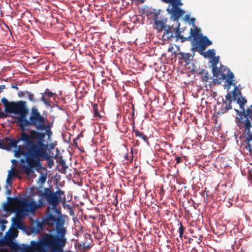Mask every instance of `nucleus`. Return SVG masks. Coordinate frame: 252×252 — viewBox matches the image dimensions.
<instances>
[{
    "mask_svg": "<svg viewBox=\"0 0 252 252\" xmlns=\"http://www.w3.org/2000/svg\"><path fill=\"white\" fill-rule=\"evenodd\" d=\"M64 222V220L61 216L58 217L55 224L57 234L45 233L42 235L53 252H63V248L66 243Z\"/></svg>",
    "mask_w": 252,
    "mask_h": 252,
    "instance_id": "nucleus-1",
    "label": "nucleus"
},
{
    "mask_svg": "<svg viewBox=\"0 0 252 252\" xmlns=\"http://www.w3.org/2000/svg\"><path fill=\"white\" fill-rule=\"evenodd\" d=\"M51 127V124H46L39 131L32 129L29 133L24 134V138L29 146L36 148H48V145L45 143V138L47 136L50 139L52 137Z\"/></svg>",
    "mask_w": 252,
    "mask_h": 252,
    "instance_id": "nucleus-2",
    "label": "nucleus"
},
{
    "mask_svg": "<svg viewBox=\"0 0 252 252\" xmlns=\"http://www.w3.org/2000/svg\"><path fill=\"white\" fill-rule=\"evenodd\" d=\"M27 150L24 157L27 165L21 167L23 173L27 175H30L33 173L34 169L37 172L43 169L41 161L42 160L37 148L28 145Z\"/></svg>",
    "mask_w": 252,
    "mask_h": 252,
    "instance_id": "nucleus-3",
    "label": "nucleus"
},
{
    "mask_svg": "<svg viewBox=\"0 0 252 252\" xmlns=\"http://www.w3.org/2000/svg\"><path fill=\"white\" fill-rule=\"evenodd\" d=\"M194 29H190V40L193 37L192 41V48L195 51L198 50L200 54L203 55V51L206 48L212 44V41L210 40L206 36H204L200 34V29H198L194 25Z\"/></svg>",
    "mask_w": 252,
    "mask_h": 252,
    "instance_id": "nucleus-4",
    "label": "nucleus"
},
{
    "mask_svg": "<svg viewBox=\"0 0 252 252\" xmlns=\"http://www.w3.org/2000/svg\"><path fill=\"white\" fill-rule=\"evenodd\" d=\"M46 119L41 115L36 107H32L29 120L25 119L20 128L22 131H25L26 127L33 126L37 130H39L46 124Z\"/></svg>",
    "mask_w": 252,
    "mask_h": 252,
    "instance_id": "nucleus-5",
    "label": "nucleus"
},
{
    "mask_svg": "<svg viewBox=\"0 0 252 252\" xmlns=\"http://www.w3.org/2000/svg\"><path fill=\"white\" fill-rule=\"evenodd\" d=\"M25 133H28L22 131L20 137H18L17 139H7L4 142L5 149H10L12 147L18 148L17 150L15 151V156L16 157H20L21 156L24 157L25 156L24 153L26 152L27 150L26 149L28 147L27 142L24 138V134Z\"/></svg>",
    "mask_w": 252,
    "mask_h": 252,
    "instance_id": "nucleus-6",
    "label": "nucleus"
},
{
    "mask_svg": "<svg viewBox=\"0 0 252 252\" xmlns=\"http://www.w3.org/2000/svg\"><path fill=\"white\" fill-rule=\"evenodd\" d=\"M234 78V75L230 70L228 71L227 73V78L225 81L224 88L227 90H229L231 86L234 87L232 91V97L234 100H237V103L240 105V108L242 109L244 108V105L247 103V99L242 96L241 91L239 89V87L237 86Z\"/></svg>",
    "mask_w": 252,
    "mask_h": 252,
    "instance_id": "nucleus-7",
    "label": "nucleus"
},
{
    "mask_svg": "<svg viewBox=\"0 0 252 252\" xmlns=\"http://www.w3.org/2000/svg\"><path fill=\"white\" fill-rule=\"evenodd\" d=\"M12 250H19L21 252H53L51 248L41 236L38 241H31V245H19L17 248Z\"/></svg>",
    "mask_w": 252,
    "mask_h": 252,
    "instance_id": "nucleus-8",
    "label": "nucleus"
},
{
    "mask_svg": "<svg viewBox=\"0 0 252 252\" xmlns=\"http://www.w3.org/2000/svg\"><path fill=\"white\" fill-rule=\"evenodd\" d=\"M237 113V117L235 118L236 123L241 129L246 128L249 131V128L252 127V105L248 107L245 110V108L240 111L235 109Z\"/></svg>",
    "mask_w": 252,
    "mask_h": 252,
    "instance_id": "nucleus-9",
    "label": "nucleus"
},
{
    "mask_svg": "<svg viewBox=\"0 0 252 252\" xmlns=\"http://www.w3.org/2000/svg\"><path fill=\"white\" fill-rule=\"evenodd\" d=\"M220 57L219 56L213 57L211 61L212 67V72L213 76L215 77L213 79V82L215 84H220L222 80H226L227 78V73L229 69L225 66H222L220 68L217 66L219 62Z\"/></svg>",
    "mask_w": 252,
    "mask_h": 252,
    "instance_id": "nucleus-10",
    "label": "nucleus"
},
{
    "mask_svg": "<svg viewBox=\"0 0 252 252\" xmlns=\"http://www.w3.org/2000/svg\"><path fill=\"white\" fill-rule=\"evenodd\" d=\"M9 108L7 113L19 115V116L15 117V122L20 127L27 116V109L25 106V102L23 101L17 102H12Z\"/></svg>",
    "mask_w": 252,
    "mask_h": 252,
    "instance_id": "nucleus-11",
    "label": "nucleus"
},
{
    "mask_svg": "<svg viewBox=\"0 0 252 252\" xmlns=\"http://www.w3.org/2000/svg\"><path fill=\"white\" fill-rule=\"evenodd\" d=\"M64 194V191L59 189L56 192L49 188H45L42 196L44 197L47 202L52 205L53 209L57 212V205L62 201V195Z\"/></svg>",
    "mask_w": 252,
    "mask_h": 252,
    "instance_id": "nucleus-12",
    "label": "nucleus"
},
{
    "mask_svg": "<svg viewBox=\"0 0 252 252\" xmlns=\"http://www.w3.org/2000/svg\"><path fill=\"white\" fill-rule=\"evenodd\" d=\"M8 199L12 203L19 205L22 210L27 212H34L38 208L43 205L41 199L39 200V202L41 204L40 205L37 204L36 202L33 200H29L24 199V200H21L17 197L12 198L8 197Z\"/></svg>",
    "mask_w": 252,
    "mask_h": 252,
    "instance_id": "nucleus-13",
    "label": "nucleus"
},
{
    "mask_svg": "<svg viewBox=\"0 0 252 252\" xmlns=\"http://www.w3.org/2000/svg\"><path fill=\"white\" fill-rule=\"evenodd\" d=\"M162 1L172 5L171 7H170V6L168 7L167 11L175 20H178L185 13L184 10L179 7V6L183 5L181 0H162Z\"/></svg>",
    "mask_w": 252,
    "mask_h": 252,
    "instance_id": "nucleus-14",
    "label": "nucleus"
},
{
    "mask_svg": "<svg viewBox=\"0 0 252 252\" xmlns=\"http://www.w3.org/2000/svg\"><path fill=\"white\" fill-rule=\"evenodd\" d=\"M18 236V231L16 230H11L8 236H6L3 239L0 241V246H7L12 249L17 248L19 245L13 242V239Z\"/></svg>",
    "mask_w": 252,
    "mask_h": 252,
    "instance_id": "nucleus-15",
    "label": "nucleus"
},
{
    "mask_svg": "<svg viewBox=\"0 0 252 252\" xmlns=\"http://www.w3.org/2000/svg\"><path fill=\"white\" fill-rule=\"evenodd\" d=\"M37 149L42 160H46L48 166L51 168L54 165V162L52 158L50 156L48 148H37Z\"/></svg>",
    "mask_w": 252,
    "mask_h": 252,
    "instance_id": "nucleus-16",
    "label": "nucleus"
},
{
    "mask_svg": "<svg viewBox=\"0 0 252 252\" xmlns=\"http://www.w3.org/2000/svg\"><path fill=\"white\" fill-rule=\"evenodd\" d=\"M41 97L40 100L47 106H50L51 101L50 98L56 96V94L52 92L49 89H45V91L41 93Z\"/></svg>",
    "mask_w": 252,
    "mask_h": 252,
    "instance_id": "nucleus-17",
    "label": "nucleus"
},
{
    "mask_svg": "<svg viewBox=\"0 0 252 252\" xmlns=\"http://www.w3.org/2000/svg\"><path fill=\"white\" fill-rule=\"evenodd\" d=\"M250 128H249V131H247L246 128H244V134L246 138L245 142L247 145L246 148L251 154H252V132L251 131Z\"/></svg>",
    "mask_w": 252,
    "mask_h": 252,
    "instance_id": "nucleus-18",
    "label": "nucleus"
},
{
    "mask_svg": "<svg viewBox=\"0 0 252 252\" xmlns=\"http://www.w3.org/2000/svg\"><path fill=\"white\" fill-rule=\"evenodd\" d=\"M57 218L51 213H49L43 220V223L49 226H53L56 223V220Z\"/></svg>",
    "mask_w": 252,
    "mask_h": 252,
    "instance_id": "nucleus-19",
    "label": "nucleus"
},
{
    "mask_svg": "<svg viewBox=\"0 0 252 252\" xmlns=\"http://www.w3.org/2000/svg\"><path fill=\"white\" fill-rule=\"evenodd\" d=\"M166 23V19H162L161 20L158 19L154 22L155 28L158 31V32L162 31L165 28V24Z\"/></svg>",
    "mask_w": 252,
    "mask_h": 252,
    "instance_id": "nucleus-20",
    "label": "nucleus"
},
{
    "mask_svg": "<svg viewBox=\"0 0 252 252\" xmlns=\"http://www.w3.org/2000/svg\"><path fill=\"white\" fill-rule=\"evenodd\" d=\"M173 30L175 31V37H176V40L181 39L182 42L187 40H190V37H185L181 34V32L179 28L173 29Z\"/></svg>",
    "mask_w": 252,
    "mask_h": 252,
    "instance_id": "nucleus-21",
    "label": "nucleus"
},
{
    "mask_svg": "<svg viewBox=\"0 0 252 252\" xmlns=\"http://www.w3.org/2000/svg\"><path fill=\"white\" fill-rule=\"evenodd\" d=\"M232 109L231 105L230 104H227L226 102L223 101V103L221 106V108L219 110L218 114L219 115H222L225 113L227 111Z\"/></svg>",
    "mask_w": 252,
    "mask_h": 252,
    "instance_id": "nucleus-22",
    "label": "nucleus"
},
{
    "mask_svg": "<svg viewBox=\"0 0 252 252\" xmlns=\"http://www.w3.org/2000/svg\"><path fill=\"white\" fill-rule=\"evenodd\" d=\"M43 222H38L36 223L35 226H33L31 228V231L32 233H37L43 230Z\"/></svg>",
    "mask_w": 252,
    "mask_h": 252,
    "instance_id": "nucleus-23",
    "label": "nucleus"
},
{
    "mask_svg": "<svg viewBox=\"0 0 252 252\" xmlns=\"http://www.w3.org/2000/svg\"><path fill=\"white\" fill-rule=\"evenodd\" d=\"M133 131L135 133V135L136 137H139L142 139L145 142L147 141V136L144 134L143 132L139 131L137 129H133Z\"/></svg>",
    "mask_w": 252,
    "mask_h": 252,
    "instance_id": "nucleus-24",
    "label": "nucleus"
},
{
    "mask_svg": "<svg viewBox=\"0 0 252 252\" xmlns=\"http://www.w3.org/2000/svg\"><path fill=\"white\" fill-rule=\"evenodd\" d=\"M179 55L181 56V59L185 61L187 64L190 63V55L189 53H180Z\"/></svg>",
    "mask_w": 252,
    "mask_h": 252,
    "instance_id": "nucleus-25",
    "label": "nucleus"
},
{
    "mask_svg": "<svg viewBox=\"0 0 252 252\" xmlns=\"http://www.w3.org/2000/svg\"><path fill=\"white\" fill-rule=\"evenodd\" d=\"M93 111L94 117H98L99 118L101 117L98 111V105L97 104H93Z\"/></svg>",
    "mask_w": 252,
    "mask_h": 252,
    "instance_id": "nucleus-26",
    "label": "nucleus"
},
{
    "mask_svg": "<svg viewBox=\"0 0 252 252\" xmlns=\"http://www.w3.org/2000/svg\"><path fill=\"white\" fill-rule=\"evenodd\" d=\"M1 102L3 104L4 106H5V110L6 112H8V110L9 109V106L12 103V102H8V100L3 97L1 100Z\"/></svg>",
    "mask_w": 252,
    "mask_h": 252,
    "instance_id": "nucleus-27",
    "label": "nucleus"
},
{
    "mask_svg": "<svg viewBox=\"0 0 252 252\" xmlns=\"http://www.w3.org/2000/svg\"><path fill=\"white\" fill-rule=\"evenodd\" d=\"M13 222L16 227L19 229L22 228V224L21 218H15L13 219Z\"/></svg>",
    "mask_w": 252,
    "mask_h": 252,
    "instance_id": "nucleus-28",
    "label": "nucleus"
},
{
    "mask_svg": "<svg viewBox=\"0 0 252 252\" xmlns=\"http://www.w3.org/2000/svg\"><path fill=\"white\" fill-rule=\"evenodd\" d=\"M203 72L204 73L201 76V79L202 81L207 82L211 78L210 77V75L207 71L203 70Z\"/></svg>",
    "mask_w": 252,
    "mask_h": 252,
    "instance_id": "nucleus-29",
    "label": "nucleus"
},
{
    "mask_svg": "<svg viewBox=\"0 0 252 252\" xmlns=\"http://www.w3.org/2000/svg\"><path fill=\"white\" fill-rule=\"evenodd\" d=\"M174 28H171L170 27H168L167 29L165 28L164 30V34L167 35V38H171L173 37V34L172 33V29L173 30Z\"/></svg>",
    "mask_w": 252,
    "mask_h": 252,
    "instance_id": "nucleus-30",
    "label": "nucleus"
},
{
    "mask_svg": "<svg viewBox=\"0 0 252 252\" xmlns=\"http://www.w3.org/2000/svg\"><path fill=\"white\" fill-rule=\"evenodd\" d=\"M159 12H152L150 13L149 16L154 22L159 19Z\"/></svg>",
    "mask_w": 252,
    "mask_h": 252,
    "instance_id": "nucleus-31",
    "label": "nucleus"
},
{
    "mask_svg": "<svg viewBox=\"0 0 252 252\" xmlns=\"http://www.w3.org/2000/svg\"><path fill=\"white\" fill-rule=\"evenodd\" d=\"M26 94H28V98L30 101L32 102H35L36 101V99L35 98V95L34 94H32L31 93H30L27 91H26Z\"/></svg>",
    "mask_w": 252,
    "mask_h": 252,
    "instance_id": "nucleus-32",
    "label": "nucleus"
},
{
    "mask_svg": "<svg viewBox=\"0 0 252 252\" xmlns=\"http://www.w3.org/2000/svg\"><path fill=\"white\" fill-rule=\"evenodd\" d=\"M46 174H41V176L38 179V181L40 182L41 184L44 183L46 180Z\"/></svg>",
    "mask_w": 252,
    "mask_h": 252,
    "instance_id": "nucleus-33",
    "label": "nucleus"
},
{
    "mask_svg": "<svg viewBox=\"0 0 252 252\" xmlns=\"http://www.w3.org/2000/svg\"><path fill=\"white\" fill-rule=\"evenodd\" d=\"M207 53L210 57H214L215 55V51L214 49H209L207 51Z\"/></svg>",
    "mask_w": 252,
    "mask_h": 252,
    "instance_id": "nucleus-34",
    "label": "nucleus"
},
{
    "mask_svg": "<svg viewBox=\"0 0 252 252\" xmlns=\"http://www.w3.org/2000/svg\"><path fill=\"white\" fill-rule=\"evenodd\" d=\"M179 231L180 237L181 238H182L184 232V228L181 223H180V226L179 227Z\"/></svg>",
    "mask_w": 252,
    "mask_h": 252,
    "instance_id": "nucleus-35",
    "label": "nucleus"
},
{
    "mask_svg": "<svg viewBox=\"0 0 252 252\" xmlns=\"http://www.w3.org/2000/svg\"><path fill=\"white\" fill-rule=\"evenodd\" d=\"M7 222V221L5 220H3L1 222H0V230L1 231H4L5 228H6V226L5 225V223Z\"/></svg>",
    "mask_w": 252,
    "mask_h": 252,
    "instance_id": "nucleus-36",
    "label": "nucleus"
},
{
    "mask_svg": "<svg viewBox=\"0 0 252 252\" xmlns=\"http://www.w3.org/2000/svg\"><path fill=\"white\" fill-rule=\"evenodd\" d=\"M226 100H227L228 102L227 103V104H230V105H231V94H228L226 95Z\"/></svg>",
    "mask_w": 252,
    "mask_h": 252,
    "instance_id": "nucleus-37",
    "label": "nucleus"
},
{
    "mask_svg": "<svg viewBox=\"0 0 252 252\" xmlns=\"http://www.w3.org/2000/svg\"><path fill=\"white\" fill-rule=\"evenodd\" d=\"M26 94V91H25V92L20 91L18 93V95L20 97H24Z\"/></svg>",
    "mask_w": 252,
    "mask_h": 252,
    "instance_id": "nucleus-38",
    "label": "nucleus"
},
{
    "mask_svg": "<svg viewBox=\"0 0 252 252\" xmlns=\"http://www.w3.org/2000/svg\"><path fill=\"white\" fill-rule=\"evenodd\" d=\"M176 164H179L181 162V158L180 157H176Z\"/></svg>",
    "mask_w": 252,
    "mask_h": 252,
    "instance_id": "nucleus-39",
    "label": "nucleus"
},
{
    "mask_svg": "<svg viewBox=\"0 0 252 252\" xmlns=\"http://www.w3.org/2000/svg\"><path fill=\"white\" fill-rule=\"evenodd\" d=\"M0 148L5 149L4 143L1 142V141H0Z\"/></svg>",
    "mask_w": 252,
    "mask_h": 252,
    "instance_id": "nucleus-40",
    "label": "nucleus"
},
{
    "mask_svg": "<svg viewBox=\"0 0 252 252\" xmlns=\"http://www.w3.org/2000/svg\"><path fill=\"white\" fill-rule=\"evenodd\" d=\"M190 21H191V23L192 24L193 27H194V25H195V24H194V23H195V19L193 18H191L190 19Z\"/></svg>",
    "mask_w": 252,
    "mask_h": 252,
    "instance_id": "nucleus-41",
    "label": "nucleus"
},
{
    "mask_svg": "<svg viewBox=\"0 0 252 252\" xmlns=\"http://www.w3.org/2000/svg\"><path fill=\"white\" fill-rule=\"evenodd\" d=\"M11 88L15 89L16 90H18V89H19L17 85H12Z\"/></svg>",
    "mask_w": 252,
    "mask_h": 252,
    "instance_id": "nucleus-42",
    "label": "nucleus"
},
{
    "mask_svg": "<svg viewBox=\"0 0 252 252\" xmlns=\"http://www.w3.org/2000/svg\"><path fill=\"white\" fill-rule=\"evenodd\" d=\"M5 88V85H1L0 86V92L2 91V90Z\"/></svg>",
    "mask_w": 252,
    "mask_h": 252,
    "instance_id": "nucleus-43",
    "label": "nucleus"
},
{
    "mask_svg": "<svg viewBox=\"0 0 252 252\" xmlns=\"http://www.w3.org/2000/svg\"><path fill=\"white\" fill-rule=\"evenodd\" d=\"M189 18H190V16H189V15H186L185 16V19H186V20H187V21L189 20Z\"/></svg>",
    "mask_w": 252,
    "mask_h": 252,
    "instance_id": "nucleus-44",
    "label": "nucleus"
},
{
    "mask_svg": "<svg viewBox=\"0 0 252 252\" xmlns=\"http://www.w3.org/2000/svg\"><path fill=\"white\" fill-rule=\"evenodd\" d=\"M60 163L63 166L65 164V161L63 160H62L60 161Z\"/></svg>",
    "mask_w": 252,
    "mask_h": 252,
    "instance_id": "nucleus-45",
    "label": "nucleus"
},
{
    "mask_svg": "<svg viewBox=\"0 0 252 252\" xmlns=\"http://www.w3.org/2000/svg\"><path fill=\"white\" fill-rule=\"evenodd\" d=\"M54 148V144H52V145H50V149H53Z\"/></svg>",
    "mask_w": 252,
    "mask_h": 252,
    "instance_id": "nucleus-46",
    "label": "nucleus"
},
{
    "mask_svg": "<svg viewBox=\"0 0 252 252\" xmlns=\"http://www.w3.org/2000/svg\"><path fill=\"white\" fill-rule=\"evenodd\" d=\"M7 193H8V194H10V193H11V190H8L7 191Z\"/></svg>",
    "mask_w": 252,
    "mask_h": 252,
    "instance_id": "nucleus-47",
    "label": "nucleus"
},
{
    "mask_svg": "<svg viewBox=\"0 0 252 252\" xmlns=\"http://www.w3.org/2000/svg\"><path fill=\"white\" fill-rule=\"evenodd\" d=\"M49 209H50V208H49V207H48V208H47V211H48V212H49Z\"/></svg>",
    "mask_w": 252,
    "mask_h": 252,
    "instance_id": "nucleus-48",
    "label": "nucleus"
}]
</instances>
